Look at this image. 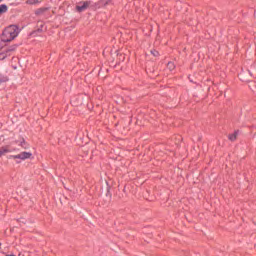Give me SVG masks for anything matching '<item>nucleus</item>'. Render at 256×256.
<instances>
[{
  "mask_svg": "<svg viewBox=\"0 0 256 256\" xmlns=\"http://www.w3.org/2000/svg\"><path fill=\"white\" fill-rule=\"evenodd\" d=\"M18 35H19V28H17V26L15 25H11L3 31L2 41H4V43L13 41V39H15V37H17Z\"/></svg>",
  "mask_w": 256,
  "mask_h": 256,
  "instance_id": "nucleus-1",
  "label": "nucleus"
},
{
  "mask_svg": "<svg viewBox=\"0 0 256 256\" xmlns=\"http://www.w3.org/2000/svg\"><path fill=\"white\" fill-rule=\"evenodd\" d=\"M167 69H169V71H173V69H175V63L169 62L167 64Z\"/></svg>",
  "mask_w": 256,
  "mask_h": 256,
  "instance_id": "nucleus-8",
  "label": "nucleus"
},
{
  "mask_svg": "<svg viewBox=\"0 0 256 256\" xmlns=\"http://www.w3.org/2000/svg\"><path fill=\"white\" fill-rule=\"evenodd\" d=\"M152 55H154V57H157L159 55V52L157 50H153L151 51Z\"/></svg>",
  "mask_w": 256,
  "mask_h": 256,
  "instance_id": "nucleus-11",
  "label": "nucleus"
},
{
  "mask_svg": "<svg viewBox=\"0 0 256 256\" xmlns=\"http://www.w3.org/2000/svg\"><path fill=\"white\" fill-rule=\"evenodd\" d=\"M33 154L31 152H22L17 155H11L9 158L10 159H21V161H25V159H31Z\"/></svg>",
  "mask_w": 256,
  "mask_h": 256,
  "instance_id": "nucleus-2",
  "label": "nucleus"
},
{
  "mask_svg": "<svg viewBox=\"0 0 256 256\" xmlns=\"http://www.w3.org/2000/svg\"><path fill=\"white\" fill-rule=\"evenodd\" d=\"M7 57L6 53H1L0 54V61H2L3 59H5Z\"/></svg>",
  "mask_w": 256,
  "mask_h": 256,
  "instance_id": "nucleus-10",
  "label": "nucleus"
},
{
  "mask_svg": "<svg viewBox=\"0 0 256 256\" xmlns=\"http://www.w3.org/2000/svg\"><path fill=\"white\" fill-rule=\"evenodd\" d=\"M2 0H0V3H1Z\"/></svg>",
  "mask_w": 256,
  "mask_h": 256,
  "instance_id": "nucleus-12",
  "label": "nucleus"
},
{
  "mask_svg": "<svg viewBox=\"0 0 256 256\" xmlns=\"http://www.w3.org/2000/svg\"><path fill=\"white\" fill-rule=\"evenodd\" d=\"M45 11H47V8H40V9H38V10L36 11V13H37L38 15H41V13H45Z\"/></svg>",
  "mask_w": 256,
  "mask_h": 256,
  "instance_id": "nucleus-9",
  "label": "nucleus"
},
{
  "mask_svg": "<svg viewBox=\"0 0 256 256\" xmlns=\"http://www.w3.org/2000/svg\"><path fill=\"white\" fill-rule=\"evenodd\" d=\"M26 3L28 5H39V3H41V1H39V0H27Z\"/></svg>",
  "mask_w": 256,
  "mask_h": 256,
  "instance_id": "nucleus-6",
  "label": "nucleus"
},
{
  "mask_svg": "<svg viewBox=\"0 0 256 256\" xmlns=\"http://www.w3.org/2000/svg\"><path fill=\"white\" fill-rule=\"evenodd\" d=\"M237 137H239V131L229 134L228 139L229 141H237Z\"/></svg>",
  "mask_w": 256,
  "mask_h": 256,
  "instance_id": "nucleus-4",
  "label": "nucleus"
},
{
  "mask_svg": "<svg viewBox=\"0 0 256 256\" xmlns=\"http://www.w3.org/2000/svg\"><path fill=\"white\" fill-rule=\"evenodd\" d=\"M3 13H7V5L5 4L0 5V15H3Z\"/></svg>",
  "mask_w": 256,
  "mask_h": 256,
  "instance_id": "nucleus-7",
  "label": "nucleus"
},
{
  "mask_svg": "<svg viewBox=\"0 0 256 256\" xmlns=\"http://www.w3.org/2000/svg\"><path fill=\"white\" fill-rule=\"evenodd\" d=\"M89 5H91V2L89 1H84V2H80L77 6H76V10L81 13L85 10H87V8L89 7Z\"/></svg>",
  "mask_w": 256,
  "mask_h": 256,
  "instance_id": "nucleus-3",
  "label": "nucleus"
},
{
  "mask_svg": "<svg viewBox=\"0 0 256 256\" xmlns=\"http://www.w3.org/2000/svg\"><path fill=\"white\" fill-rule=\"evenodd\" d=\"M9 152H10L9 147L7 146L0 147V157H3L5 153H9Z\"/></svg>",
  "mask_w": 256,
  "mask_h": 256,
  "instance_id": "nucleus-5",
  "label": "nucleus"
}]
</instances>
